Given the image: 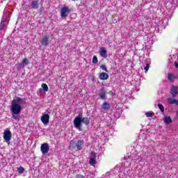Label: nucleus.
<instances>
[{
  "label": "nucleus",
  "instance_id": "obj_33",
  "mask_svg": "<svg viewBox=\"0 0 178 178\" xmlns=\"http://www.w3.org/2000/svg\"><path fill=\"white\" fill-rule=\"evenodd\" d=\"M176 79H178V73L175 76Z\"/></svg>",
  "mask_w": 178,
  "mask_h": 178
},
{
  "label": "nucleus",
  "instance_id": "obj_16",
  "mask_svg": "<svg viewBox=\"0 0 178 178\" xmlns=\"http://www.w3.org/2000/svg\"><path fill=\"white\" fill-rule=\"evenodd\" d=\"M110 108H111V104L108 102H104L102 105V109H103L104 111H108V109H110Z\"/></svg>",
  "mask_w": 178,
  "mask_h": 178
},
{
  "label": "nucleus",
  "instance_id": "obj_19",
  "mask_svg": "<svg viewBox=\"0 0 178 178\" xmlns=\"http://www.w3.org/2000/svg\"><path fill=\"white\" fill-rule=\"evenodd\" d=\"M145 160V158L144 157V155L138 156L137 159L138 163H141V162H144Z\"/></svg>",
  "mask_w": 178,
  "mask_h": 178
},
{
  "label": "nucleus",
  "instance_id": "obj_23",
  "mask_svg": "<svg viewBox=\"0 0 178 178\" xmlns=\"http://www.w3.org/2000/svg\"><path fill=\"white\" fill-rule=\"evenodd\" d=\"M41 87L43 88L44 91H48L49 90L48 85H47L46 83H42L41 85Z\"/></svg>",
  "mask_w": 178,
  "mask_h": 178
},
{
  "label": "nucleus",
  "instance_id": "obj_1",
  "mask_svg": "<svg viewBox=\"0 0 178 178\" xmlns=\"http://www.w3.org/2000/svg\"><path fill=\"white\" fill-rule=\"evenodd\" d=\"M24 104V99L22 97H16L11 102L10 112L13 119L17 120L19 119V115L22 112V105Z\"/></svg>",
  "mask_w": 178,
  "mask_h": 178
},
{
  "label": "nucleus",
  "instance_id": "obj_18",
  "mask_svg": "<svg viewBox=\"0 0 178 178\" xmlns=\"http://www.w3.org/2000/svg\"><path fill=\"white\" fill-rule=\"evenodd\" d=\"M168 79L170 81H175L176 76L175 75H173L172 74L169 73L168 75Z\"/></svg>",
  "mask_w": 178,
  "mask_h": 178
},
{
  "label": "nucleus",
  "instance_id": "obj_7",
  "mask_svg": "<svg viewBox=\"0 0 178 178\" xmlns=\"http://www.w3.org/2000/svg\"><path fill=\"white\" fill-rule=\"evenodd\" d=\"M170 92L172 97V98H175V97H177V94H178V87L177 86H175V85H172Z\"/></svg>",
  "mask_w": 178,
  "mask_h": 178
},
{
  "label": "nucleus",
  "instance_id": "obj_15",
  "mask_svg": "<svg viewBox=\"0 0 178 178\" xmlns=\"http://www.w3.org/2000/svg\"><path fill=\"white\" fill-rule=\"evenodd\" d=\"M167 102H168V104H170L171 105H177L178 106V100L177 99L168 98L167 99Z\"/></svg>",
  "mask_w": 178,
  "mask_h": 178
},
{
  "label": "nucleus",
  "instance_id": "obj_9",
  "mask_svg": "<svg viewBox=\"0 0 178 178\" xmlns=\"http://www.w3.org/2000/svg\"><path fill=\"white\" fill-rule=\"evenodd\" d=\"M40 119L43 124H48L49 123V115L48 114L43 113Z\"/></svg>",
  "mask_w": 178,
  "mask_h": 178
},
{
  "label": "nucleus",
  "instance_id": "obj_21",
  "mask_svg": "<svg viewBox=\"0 0 178 178\" xmlns=\"http://www.w3.org/2000/svg\"><path fill=\"white\" fill-rule=\"evenodd\" d=\"M17 172H18V173H19V175H23V173H24V168H23V167L18 168Z\"/></svg>",
  "mask_w": 178,
  "mask_h": 178
},
{
  "label": "nucleus",
  "instance_id": "obj_3",
  "mask_svg": "<svg viewBox=\"0 0 178 178\" xmlns=\"http://www.w3.org/2000/svg\"><path fill=\"white\" fill-rule=\"evenodd\" d=\"M3 137L7 144H10V140H12V132H10V130H4Z\"/></svg>",
  "mask_w": 178,
  "mask_h": 178
},
{
  "label": "nucleus",
  "instance_id": "obj_8",
  "mask_svg": "<svg viewBox=\"0 0 178 178\" xmlns=\"http://www.w3.org/2000/svg\"><path fill=\"white\" fill-rule=\"evenodd\" d=\"M99 53L100 56H102V58H108V51H106V48L100 47L99 50Z\"/></svg>",
  "mask_w": 178,
  "mask_h": 178
},
{
  "label": "nucleus",
  "instance_id": "obj_22",
  "mask_svg": "<svg viewBox=\"0 0 178 178\" xmlns=\"http://www.w3.org/2000/svg\"><path fill=\"white\" fill-rule=\"evenodd\" d=\"M157 106H158L159 109H160L161 112H165V107H163V105H162L161 104H158Z\"/></svg>",
  "mask_w": 178,
  "mask_h": 178
},
{
  "label": "nucleus",
  "instance_id": "obj_10",
  "mask_svg": "<svg viewBox=\"0 0 178 178\" xmlns=\"http://www.w3.org/2000/svg\"><path fill=\"white\" fill-rule=\"evenodd\" d=\"M69 16V8L63 7L61 8V17H67Z\"/></svg>",
  "mask_w": 178,
  "mask_h": 178
},
{
  "label": "nucleus",
  "instance_id": "obj_26",
  "mask_svg": "<svg viewBox=\"0 0 178 178\" xmlns=\"http://www.w3.org/2000/svg\"><path fill=\"white\" fill-rule=\"evenodd\" d=\"M100 67L102 70H104V72H108V68H106V65H100Z\"/></svg>",
  "mask_w": 178,
  "mask_h": 178
},
{
  "label": "nucleus",
  "instance_id": "obj_14",
  "mask_svg": "<svg viewBox=\"0 0 178 178\" xmlns=\"http://www.w3.org/2000/svg\"><path fill=\"white\" fill-rule=\"evenodd\" d=\"M99 79L100 80H108V79H109V75H108L106 72H102L99 74Z\"/></svg>",
  "mask_w": 178,
  "mask_h": 178
},
{
  "label": "nucleus",
  "instance_id": "obj_34",
  "mask_svg": "<svg viewBox=\"0 0 178 178\" xmlns=\"http://www.w3.org/2000/svg\"><path fill=\"white\" fill-rule=\"evenodd\" d=\"M72 1H76V0H72Z\"/></svg>",
  "mask_w": 178,
  "mask_h": 178
},
{
  "label": "nucleus",
  "instance_id": "obj_24",
  "mask_svg": "<svg viewBox=\"0 0 178 178\" xmlns=\"http://www.w3.org/2000/svg\"><path fill=\"white\" fill-rule=\"evenodd\" d=\"M147 118H152V116H154V113L152 112H147L145 113Z\"/></svg>",
  "mask_w": 178,
  "mask_h": 178
},
{
  "label": "nucleus",
  "instance_id": "obj_20",
  "mask_svg": "<svg viewBox=\"0 0 178 178\" xmlns=\"http://www.w3.org/2000/svg\"><path fill=\"white\" fill-rule=\"evenodd\" d=\"M164 122L165 124H169L172 123V118H170V117H165L164 119Z\"/></svg>",
  "mask_w": 178,
  "mask_h": 178
},
{
  "label": "nucleus",
  "instance_id": "obj_31",
  "mask_svg": "<svg viewBox=\"0 0 178 178\" xmlns=\"http://www.w3.org/2000/svg\"><path fill=\"white\" fill-rule=\"evenodd\" d=\"M175 67H177L178 69V63H175Z\"/></svg>",
  "mask_w": 178,
  "mask_h": 178
},
{
  "label": "nucleus",
  "instance_id": "obj_2",
  "mask_svg": "<svg viewBox=\"0 0 178 178\" xmlns=\"http://www.w3.org/2000/svg\"><path fill=\"white\" fill-rule=\"evenodd\" d=\"M83 123L86 126H88L90 124V119L87 117L81 118V116L78 115L74 120V125L75 129H77L79 131H82L83 129H81L82 124Z\"/></svg>",
  "mask_w": 178,
  "mask_h": 178
},
{
  "label": "nucleus",
  "instance_id": "obj_5",
  "mask_svg": "<svg viewBox=\"0 0 178 178\" xmlns=\"http://www.w3.org/2000/svg\"><path fill=\"white\" fill-rule=\"evenodd\" d=\"M40 151L42 154H43V155H45V154H48V152H49V145H48V143H47L42 144L40 147Z\"/></svg>",
  "mask_w": 178,
  "mask_h": 178
},
{
  "label": "nucleus",
  "instance_id": "obj_32",
  "mask_svg": "<svg viewBox=\"0 0 178 178\" xmlns=\"http://www.w3.org/2000/svg\"><path fill=\"white\" fill-rule=\"evenodd\" d=\"M46 112H47V113H50L49 109H47Z\"/></svg>",
  "mask_w": 178,
  "mask_h": 178
},
{
  "label": "nucleus",
  "instance_id": "obj_30",
  "mask_svg": "<svg viewBox=\"0 0 178 178\" xmlns=\"http://www.w3.org/2000/svg\"><path fill=\"white\" fill-rule=\"evenodd\" d=\"M75 178H85V177L81 175H77Z\"/></svg>",
  "mask_w": 178,
  "mask_h": 178
},
{
  "label": "nucleus",
  "instance_id": "obj_13",
  "mask_svg": "<svg viewBox=\"0 0 178 178\" xmlns=\"http://www.w3.org/2000/svg\"><path fill=\"white\" fill-rule=\"evenodd\" d=\"M84 145V141L81 140H79L78 142L76 143V147L78 151L83 149V146Z\"/></svg>",
  "mask_w": 178,
  "mask_h": 178
},
{
  "label": "nucleus",
  "instance_id": "obj_28",
  "mask_svg": "<svg viewBox=\"0 0 178 178\" xmlns=\"http://www.w3.org/2000/svg\"><path fill=\"white\" fill-rule=\"evenodd\" d=\"M5 24V22H1L0 24V30H2L3 29V25Z\"/></svg>",
  "mask_w": 178,
  "mask_h": 178
},
{
  "label": "nucleus",
  "instance_id": "obj_12",
  "mask_svg": "<svg viewBox=\"0 0 178 178\" xmlns=\"http://www.w3.org/2000/svg\"><path fill=\"white\" fill-rule=\"evenodd\" d=\"M27 65H29V59L24 58L22 62L18 64V67L22 69V67H24V66H27Z\"/></svg>",
  "mask_w": 178,
  "mask_h": 178
},
{
  "label": "nucleus",
  "instance_id": "obj_29",
  "mask_svg": "<svg viewBox=\"0 0 178 178\" xmlns=\"http://www.w3.org/2000/svg\"><path fill=\"white\" fill-rule=\"evenodd\" d=\"M111 175V172H106L105 175H103V177L104 176H105L106 178L109 177V176Z\"/></svg>",
  "mask_w": 178,
  "mask_h": 178
},
{
  "label": "nucleus",
  "instance_id": "obj_4",
  "mask_svg": "<svg viewBox=\"0 0 178 178\" xmlns=\"http://www.w3.org/2000/svg\"><path fill=\"white\" fill-rule=\"evenodd\" d=\"M89 163L91 165V166H95V163H97V155L95 154V152H90Z\"/></svg>",
  "mask_w": 178,
  "mask_h": 178
},
{
  "label": "nucleus",
  "instance_id": "obj_17",
  "mask_svg": "<svg viewBox=\"0 0 178 178\" xmlns=\"http://www.w3.org/2000/svg\"><path fill=\"white\" fill-rule=\"evenodd\" d=\"M99 97L103 101H106V92L103 91V92H99Z\"/></svg>",
  "mask_w": 178,
  "mask_h": 178
},
{
  "label": "nucleus",
  "instance_id": "obj_6",
  "mask_svg": "<svg viewBox=\"0 0 178 178\" xmlns=\"http://www.w3.org/2000/svg\"><path fill=\"white\" fill-rule=\"evenodd\" d=\"M41 45L43 47H47L49 44V35H46L42 38V41H40Z\"/></svg>",
  "mask_w": 178,
  "mask_h": 178
},
{
  "label": "nucleus",
  "instance_id": "obj_11",
  "mask_svg": "<svg viewBox=\"0 0 178 178\" xmlns=\"http://www.w3.org/2000/svg\"><path fill=\"white\" fill-rule=\"evenodd\" d=\"M38 2V0H33L29 6V8H31V9H38V6L40 5Z\"/></svg>",
  "mask_w": 178,
  "mask_h": 178
},
{
  "label": "nucleus",
  "instance_id": "obj_27",
  "mask_svg": "<svg viewBox=\"0 0 178 178\" xmlns=\"http://www.w3.org/2000/svg\"><path fill=\"white\" fill-rule=\"evenodd\" d=\"M148 70H149V64L147 63L146 66L145 67V73H147V72H148Z\"/></svg>",
  "mask_w": 178,
  "mask_h": 178
},
{
  "label": "nucleus",
  "instance_id": "obj_25",
  "mask_svg": "<svg viewBox=\"0 0 178 178\" xmlns=\"http://www.w3.org/2000/svg\"><path fill=\"white\" fill-rule=\"evenodd\" d=\"M92 63H94V64L98 63V58L97 57V56H93Z\"/></svg>",
  "mask_w": 178,
  "mask_h": 178
}]
</instances>
